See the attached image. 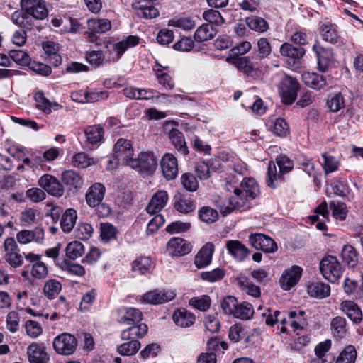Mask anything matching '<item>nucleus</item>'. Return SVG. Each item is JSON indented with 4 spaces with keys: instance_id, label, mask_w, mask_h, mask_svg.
<instances>
[{
    "instance_id": "nucleus-56",
    "label": "nucleus",
    "mask_w": 363,
    "mask_h": 363,
    "mask_svg": "<svg viewBox=\"0 0 363 363\" xmlns=\"http://www.w3.org/2000/svg\"><path fill=\"white\" fill-rule=\"evenodd\" d=\"M180 180L183 187L189 191H196L199 188L198 181L191 173L183 174Z\"/></svg>"
},
{
    "instance_id": "nucleus-22",
    "label": "nucleus",
    "mask_w": 363,
    "mask_h": 363,
    "mask_svg": "<svg viewBox=\"0 0 363 363\" xmlns=\"http://www.w3.org/2000/svg\"><path fill=\"white\" fill-rule=\"evenodd\" d=\"M340 310L353 323H359L362 320V313L358 305L352 301H343L340 304Z\"/></svg>"
},
{
    "instance_id": "nucleus-23",
    "label": "nucleus",
    "mask_w": 363,
    "mask_h": 363,
    "mask_svg": "<svg viewBox=\"0 0 363 363\" xmlns=\"http://www.w3.org/2000/svg\"><path fill=\"white\" fill-rule=\"evenodd\" d=\"M235 67L247 75H252L259 69L257 62H252L248 56L238 57L233 59Z\"/></svg>"
},
{
    "instance_id": "nucleus-49",
    "label": "nucleus",
    "mask_w": 363,
    "mask_h": 363,
    "mask_svg": "<svg viewBox=\"0 0 363 363\" xmlns=\"http://www.w3.org/2000/svg\"><path fill=\"white\" fill-rule=\"evenodd\" d=\"M246 23L251 29L257 32H264L269 28L267 22L262 18L252 16L246 18Z\"/></svg>"
},
{
    "instance_id": "nucleus-9",
    "label": "nucleus",
    "mask_w": 363,
    "mask_h": 363,
    "mask_svg": "<svg viewBox=\"0 0 363 363\" xmlns=\"http://www.w3.org/2000/svg\"><path fill=\"white\" fill-rule=\"evenodd\" d=\"M133 147L130 140L119 138L113 147V155L118 163L126 164L129 166L133 160Z\"/></svg>"
},
{
    "instance_id": "nucleus-14",
    "label": "nucleus",
    "mask_w": 363,
    "mask_h": 363,
    "mask_svg": "<svg viewBox=\"0 0 363 363\" xmlns=\"http://www.w3.org/2000/svg\"><path fill=\"white\" fill-rule=\"evenodd\" d=\"M88 30L86 32L91 41L96 39L97 35L106 33L111 28V21L106 18H92L87 21Z\"/></svg>"
},
{
    "instance_id": "nucleus-26",
    "label": "nucleus",
    "mask_w": 363,
    "mask_h": 363,
    "mask_svg": "<svg viewBox=\"0 0 363 363\" xmlns=\"http://www.w3.org/2000/svg\"><path fill=\"white\" fill-rule=\"evenodd\" d=\"M304 84L313 89L320 90L327 84V79L323 75L314 72H305L302 74Z\"/></svg>"
},
{
    "instance_id": "nucleus-33",
    "label": "nucleus",
    "mask_w": 363,
    "mask_h": 363,
    "mask_svg": "<svg viewBox=\"0 0 363 363\" xmlns=\"http://www.w3.org/2000/svg\"><path fill=\"white\" fill-rule=\"evenodd\" d=\"M320 31L323 40L332 44L338 42L339 37L335 25L330 23H322L320 26Z\"/></svg>"
},
{
    "instance_id": "nucleus-27",
    "label": "nucleus",
    "mask_w": 363,
    "mask_h": 363,
    "mask_svg": "<svg viewBox=\"0 0 363 363\" xmlns=\"http://www.w3.org/2000/svg\"><path fill=\"white\" fill-rule=\"evenodd\" d=\"M175 324L182 328L191 326L196 320L195 315L184 308H180L176 311L172 316Z\"/></svg>"
},
{
    "instance_id": "nucleus-53",
    "label": "nucleus",
    "mask_w": 363,
    "mask_h": 363,
    "mask_svg": "<svg viewBox=\"0 0 363 363\" xmlns=\"http://www.w3.org/2000/svg\"><path fill=\"white\" fill-rule=\"evenodd\" d=\"M136 15L140 18L152 19L159 16L158 9L152 5L140 6L135 10Z\"/></svg>"
},
{
    "instance_id": "nucleus-43",
    "label": "nucleus",
    "mask_w": 363,
    "mask_h": 363,
    "mask_svg": "<svg viewBox=\"0 0 363 363\" xmlns=\"http://www.w3.org/2000/svg\"><path fill=\"white\" fill-rule=\"evenodd\" d=\"M61 179L64 184L72 186L75 188H77L82 184V177L79 174L73 170H67L63 172Z\"/></svg>"
},
{
    "instance_id": "nucleus-60",
    "label": "nucleus",
    "mask_w": 363,
    "mask_h": 363,
    "mask_svg": "<svg viewBox=\"0 0 363 363\" xmlns=\"http://www.w3.org/2000/svg\"><path fill=\"white\" fill-rule=\"evenodd\" d=\"M238 301L237 298L233 296L225 297L221 301V308L223 313L226 315H233L236 307H238Z\"/></svg>"
},
{
    "instance_id": "nucleus-6",
    "label": "nucleus",
    "mask_w": 363,
    "mask_h": 363,
    "mask_svg": "<svg viewBox=\"0 0 363 363\" xmlns=\"http://www.w3.org/2000/svg\"><path fill=\"white\" fill-rule=\"evenodd\" d=\"M320 270L323 276L332 283L337 281L342 273L341 264L334 256L323 258L320 262Z\"/></svg>"
},
{
    "instance_id": "nucleus-48",
    "label": "nucleus",
    "mask_w": 363,
    "mask_h": 363,
    "mask_svg": "<svg viewBox=\"0 0 363 363\" xmlns=\"http://www.w3.org/2000/svg\"><path fill=\"white\" fill-rule=\"evenodd\" d=\"M9 55V57L16 64L21 66L30 65L31 58L26 51L23 50H11Z\"/></svg>"
},
{
    "instance_id": "nucleus-32",
    "label": "nucleus",
    "mask_w": 363,
    "mask_h": 363,
    "mask_svg": "<svg viewBox=\"0 0 363 363\" xmlns=\"http://www.w3.org/2000/svg\"><path fill=\"white\" fill-rule=\"evenodd\" d=\"M307 291L311 297L324 298L330 294V286L323 282H313L308 286Z\"/></svg>"
},
{
    "instance_id": "nucleus-54",
    "label": "nucleus",
    "mask_w": 363,
    "mask_h": 363,
    "mask_svg": "<svg viewBox=\"0 0 363 363\" xmlns=\"http://www.w3.org/2000/svg\"><path fill=\"white\" fill-rule=\"evenodd\" d=\"M322 157L324 159L322 166L326 175L338 169L340 162L335 157L329 155L326 152L323 153Z\"/></svg>"
},
{
    "instance_id": "nucleus-31",
    "label": "nucleus",
    "mask_w": 363,
    "mask_h": 363,
    "mask_svg": "<svg viewBox=\"0 0 363 363\" xmlns=\"http://www.w3.org/2000/svg\"><path fill=\"white\" fill-rule=\"evenodd\" d=\"M77 219V211L73 208L67 209L62 215L60 227L65 233H70L76 224Z\"/></svg>"
},
{
    "instance_id": "nucleus-28",
    "label": "nucleus",
    "mask_w": 363,
    "mask_h": 363,
    "mask_svg": "<svg viewBox=\"0 0 363 363\" xmlns=\"http://www.w3.org/2000/svg\"><path fill=\"white\" fill-rule=\"evenodd\" d=\"M104 50L101 51L106 61L116 62L118 61L123 55L122 48L119 43H113L108 41L105 44Z\"/></svg>"
},
{
    "instance_id": "nucleus-25",
    "label": "nucleus",
    "mask_w": 363,
    "mask_h": 363,
    "mask_svg": "<svg viewBox=\"0 0 363 363\" xmlns=\"http://www.w3.org/2000/svg\"><path fill=\"white\" fill-rule=\"evenodd\" d=\"M133 326L123 330L121 333V338L123 340H137L143 337L147 332V326L145 323L133 324Z\"/></svg>"
},
{
    "instance_id": "nucleus-47",
    "label": "nucleus",
    "mask_w": 363,
    "mask_h": 363,
    "mask_svg": "<svg viewBox=\"0 0 363 363\" xmlns=\"http://www.w3.org/2000/svg\"><path fill=\"white\" fill-rule=\"evenodd\" d=\"M66 256L71 259H76L84 253V247L82 242L74 241L69 243L65 249Z\"/></svg>"
},
{
    "instance_id": "nucleus-30",
    "label": "nucleus",
    "mask_w": 363,
    "mask_h": 363,
    "mask_svg": "<svg viewBox=\"0 0 363 363\" xmlns=\"http://www.w3.org/2000/svg\"><path fill=\"white\" fill-rule=\"evenodd\" d=\"M169 138L178 152L183 155L189 154L188 147L182 132L176 128H172L169 133Z\"/></svg>"
},
{
    "instance_id": "nucleus-52",
    "label": "nucleus",
    "mask_w": 363,
    "mask_h": 363,
    "mask_svg": "<svg viewBox=\"0 0 363 363\" xmlns=\"http://www.w3.org/2000/svg\"><path fill=\"white\" fill-rule=\"evenodd\" d=\"M199 217L203 222L213 223L218 220V213L209 206H203L199 211Z\"/></svg>"
},
{
    "instance_id": "nucleus-55",
    "label": "nucleus",
    "mask_w": 363,
    "mask_h": 363,
    "mask_svg": "<svg viewBox=\"0 0 363 363\" xmlns=\"http://www.w3.org/2000/svg\"><path fill=\"white\" fill-rule=\"evenodd\" d=\"M101 238L103 242L107 243L112 240H114L116 236L117 230L116 228L110 223H101Z\"/></svg>"
},
{
    "instance_id": "nucleus-63",
    "label": "nucleus",
    "mask_w": 363,
    "mask_h": 363,
    "mask_svg": "<svg viewBox=\"0 0 363 363\" xmlns=\"http://www.w3.org/2000/svg\"><path fill=\"white\" fill-rule=\"evenodd\" d=\"M189 305L199 311H206L210 308L211 299L208 296L194 297L189 300Z\"/></svg>"
},
{
    "instance_id": "nucleus-15",
    "label": "nucleus",
    "mask_w": 363,
    "mask_h": 363,
    "mask_svg": "<svg viewBox=\"0 0 363 363\" xmlns=\"http://www.w3.org/2000/svg\"><path fill=\"white\" fill-rule=\"evenodd\" d=\"M161 169L163 176L167 180H172L178 174L177 159L172 154L166 153L161 160Z\"/></svg>"
},
{
    "instance_id": "nucleus-5",
    "label": "nucleus",
    "mask_w": 363,
    "mask_h": 363,
    "mask_svg": "<svg viewBox=\"0 0 363 363\" xmlns=\"http://www.w3.org/2000/svg\"><path fill=\"white\" fill-rule=\"evenodd\" d=\"M299 89V83L296 78L289 75H284L279 84V92L282 102L290 105L294 103Z\"/></svg>"
},
{
    "instance_id": "nucleus-39",
    "label": "nucleus",
    "mask_w": 363,
    "mask_h": 363,
    "mask_svg": "<svg viewBox=\"0 0 363 363\" xmlns=\"http://www.w3.org/2000/svg\"><path fill=\"white\" fill-rule=\"evenodd\" d=\"M253 313L252 306L247 302H242L238 303L233 316L241 320H249L252 317Z\"/></svg>"
},
{
    "instance_id": "nucleus-2",
    "label": "nucleus",
    "mask_w": 363,
    "mask_h": 363,
    "mask_svg": "<svg viewBox=\"0 0 363 363\" xmlns=\"http://www.w3.org/2000/svg\"><path fill=\"white\" fill-rule=\"evenodd\" d=\"M259 193V187L252 178H245L241 184L240 188H235V195L230 199V203L233 208H240L242 207L245 201L249 198L255 199Z\"/></svg>"
},
{
    "instance_id": "nucleus-34",
    "label": "nucleus",
    "mask_w": 363,
    "mask_h": 363,
    "mask_svg": "<svg viewBox=\"0 0 363 363\" xmlns=\"http://www.w3.org/2000/svg\"><path fill=\"white\" fill-rule=\"evenodd\" d=\"M86 142L94 145L100 142L104 135V129L99 125L88 126L84 130Z\"/></svg>"
},
{
    "instance_id": "nucleus-3",
    "label": "nucleus",
    "mask_w": 363,
    "mask_h": 363,
    "mask_svg": "<svg viewBox=\"0 0 363 363\" xmlns=\"http://www.w3.org/2000/svg\"><path fill=\"white\" fill-rule=\"evenodd\" d=\"M21 6L27 16L32 17L33 28L38 21L44 20L48 16L47 4L44 0H21Z\"/></svg>"
},
{
    "instance_id": "nucleus-4",
    "label": "nucleus",
    "mask_w": 363,
    "mask_h": 363,
    "mask_svg": "<svg viewBox=\"0 0 363 363\" xmlns=\"http://www.w3.org/2000/svg\"><path fill=\"white\" fill-rule=\"evenodd\" d=\"M129 166L143 177H147L156 169V158L152 152H142L137 158L130 160Z\"/></svg>"
},
{
    "instance_id": "nucleus-1",
    "label": "nucleus",
    "mask_w": 363,
    "mask_h": 363,
    "mask_svg": "<svg viewBox=\"0 0 363 363\" xmlns=\"http://www.w3.org/2000/svg\"><path fill=\"white\" fill-rule=\"evenodd\" d=\"M106 192L105 186L101 183H94L86 191L85 200L86 204L95 209L99 217H108L111 213V207L103 203Z\"/></svg>"
},
{
    "instance_id": "nucleus-19",
    "label": "nucleus",
    "mask_w": 363,
    "mask_h": 363,
    "mask_svg": "<svg viewBox=\"0 0 363 363\" xmlns=\"http://www.w3.org/2000/svg\"><path fill=\"white\" fill-rule=\"evenodd\" d=\"M167 250L171 256H182L189 253L191 247L184 239L172 238L167 242Z\"/></svg>"
},
{
    "instance_id": "nucleus-50",
    "label": "nucleus",
    "mask_w": 363,
    "mask_h": 363,
    "mask_svg": "<svg viewBox=\"0 0 363 363\" xmlns=\"http://www.w3.org/2000/svg\"><path fill=\"white\" fill-rule=\"evenodd\" d=\"M73 166L79 168H86L94 164V160L85 152H79L72 157Z\"/></svg>"
},
{
    "instance_id": "nucleus-36",
    "label": "nucleus",
    "mask_w": 363,
    "mask_h": 363,
    "mask_svg": "<svg viewBox=\"0 0 363 363\" xmlns=\"http://www.w3.org/2000/svg\"><path fill=\"white\" fill-rule=\"evenodd\" d=\"M280 52L283 56L289 57L291 59H301L305 55L303 48L294 47L289 43H284L280 48Z\"/></svg>"
},
{
    "instance_id": "nucleus-12",
    "label": "nucleus",
    "mask_w": 363,
    "mask_h": 363,
    "mask_svg": "<svg viewBox=\"0 0 363 363\" xmlns=\"http://www.w3.org/2000/svg\"><path fill=\"white\" fill-rule=\"evenodd\" d=\"M39 186L49 194L60 197L64 194V188L60 181L50 174H44L38 180Z\"/></svg>"
},
{
    "instance_id": "nucleus-21",
    "label": "nucleus",
    "mask_w": 363,
    "mask_h": 363,
    "mask_svg": "<svg viewBox=\"0 0 363 363\" xmlns=\"http://www.w3.org/2000/svg\"><path fill=\"white\" fill-rule=\"evenodd\" d=\"M214 252V245L211 242H207L198 252L194 258V264L199 269L208 266L212 259V255Z\"/></svg>"
},
{
    "instance_id": "nucleus-40",
    "label": "nucleus",
    "mask_w": 363,
    "mask_h": 363,
    "mask_svg": "<svg viewBox=\"0 0 363 363\" xmlns=\"http://www.w3.org/2000/svg\"><path fill=\"white\" fill-rule=\"evenodd\" d=\"M215 35V32L211 26L203 24L194 33V38L197 42H204L212 39Z\"/></svg>"
},
{
    "instance_id": "nucleus-38",
    "label": "nucleus",
    "mask_w": 363,
    "mask_h": 363,
    "mask_svg": "<svg viewBox=\"0 0 363 363\" xmlns=\"http://www.w3.org/2000/svg\"><path fill=\"white\" fill-rule=\"evenodd\" d=\"M26 269L27 272H30L33 278L37 279H45L48 274L46 264L41 261L35 264L27 265Z\"/></svg>"
},
{
    "instance_id": "nucleus-59",
    "label": "nucleus",
    "mask_w": 363,
    "mask_h": 363,
    "mask_svg": "<svg viewBox=\"0 0 363 363\" xmlns=\"http://www.w3.org/2000/svg\"><path fill=\"white\" fill-rule=\"evenodd\" d=\"M26 334L31 338H37L43 333V328L40 324L33 320H28L25 323Z\"/></svg>"
},
{
    "instance_id": "nucleus-44",
    "label": "nucleus",
    "mask_w": 363,
    "mask_h": 363,
    "mask_svg": "<svg viewBox=\"0 0 363 363\" xmlns=\"http://www.w3.org/2000/svg\"><path fill=\"white\" fill-rule=\"evenodd\" d=\"M140 347L138 340H128V342L120 345L118 347V352L123 356H132L135 354Z\"/></svg>"
},
{
    "instance_id": "nucleus-42",
    "label": "nucleus",
    "mask_w": 363,
    "mask_h": 363,
    "mask_svg": "<svg viewBox=\"0 0 363 363\" xmlns=\"http://www.w3.org/2000/svg\"><path fill=\"white\" fill-rule=\"evenodd\" d=\"M343 261L351 267H354L358 262V257L356 250L350 245H345L342 250Z\"/></svg>"
},
{
    "instance_id": "nucleus-8",
    "label": "nucleus",
    "mask_w": 363,
    "mask_h": 363,
    "mask_svg": "<svg viewBox=\"0 0 363 363\" xmlns=\"http://www.w3.org/2000/svg\"><path fill=\"white\" fill-rule=\"evenodd\" d=\"M175 296L174 291L157 289L144 294L140 296V301L144 303L158 305L173 300Z\"/></svg>"
},
{
    "instance_id": "nucleus-11",
    "label": "nucleus",
    "mask_w": 363,
    "mask_h": 363,
    "mask_svg": "<svg viewBox=\"0 0 363 363\" xmlns=\"http://www.w3.org/2000/svg\"><path fill=\"white\" fill-rule=\"evenodd\" d=\"M45 239V231L42 227H36L33 230H22L16 233V240L21 245L30 242L42 244Z\"/></svg>"
},
{
    "instance_id": "nucleus-41",
    "label": "nucleus",
    "mask_w": 363,
    "mask_h": 363,
    "mask_svg": "<svg viewBox=\"0 0 363 363\" xmlns=\"http://www.w3.org/2000/svg\"><path fill=\"white\" fill-rule=\"evenodd\" d=\"M357 351L353 345L346 346L337 357L335 363H354L357 358Z\"/></svg>"
},
{
    "instance_id": "nucleus-13",
    "label": "nucleus",
    "mask_w": 363,
    "mask_h": 363,
    "mask_svg": "<svg viewBox=\"0 0 363 363\" xmlns=\"http://www.w3.org/2000/svg\"><path fill=\"white\" fill-rule=\"evenodd\" d=\"M302 272L303 269L298 265H293L285 270L279 279L281 289L286 291L290 290L298 282Z\"/></svg>"
},
{
    "instance_id": "nucleus-16",
    "label": "nucleus",
    "mask_w": 363,
    "mask_h": 363,
    "mask_svg": "<svg viewBox=\"0 0 363 363\" xmlns=\"http://www.w3.org/2000/svg\"><path fill=\"white\" fill-rule=\"evenodd\" d=\"M142 318L141 311L135 308H121L117 311V320L120 323L136 324L139 323Z\"/></svg>"
},
{
    "instance_id": "nucleus-58",
    "label": "nucleus",
    "mask_w": 363,
    "mask_h": 363,
    "mask_svg": "<svg viewBox=\"0 0 363 363\" xmlns=\"http://www.w3.org/2000/svg\"><path fill=\"white\" fill-rule=\"evenodd\" d=\"M203 18L211 24L220 26L224 23L225 20L218 11L209 9L203 13Z\"/></svg>"
},
{
    "instance_id": "nucleus-57",
    "label": "nucleus",
    "mask_w": 363,
    "mask_h": 363,
    "mask_svg": "<svg viewBox=\"0 0 363 363\" xmlns=\"http://www.w3.org/2000/svg\"><path fill=\"white\" fill-rule=\"evenodd\" d=\"M94 229L86 223H79L74 230L75 237L81 240H88L92 235Z\"/></svg>"
},
{
    "instance_id": "nucleus-24",
    "label": "nucleus",
    "mask_w": 363,
    "mask_h": 363,
    "mask_svg": "<svg viewBox=\"0 0 363 363\" xmlns=\"http://www.w3.org/2000/svg\"><path fill=\"white\" fill-rule=\"evenodd\" d=\"M168 201V194L165 191H159L154 194L146 210L150 214H156L166 206Z\"/></svg>"
},
{
    "instance_id": "nucleus-10",
    "label": "nucleus",
    "mask_w": 363,
    "mask_h": 363,
    "mask_svg": "<svg viewBox=\"0 0 363 363\" xmlns=\"http://www.w3.org/2000/svg\"><path fill=\"white\" fill-rule=\"evenodd\" d=\"M249 242L256 250H260L267 253H274L277 250V245L274 240L262 233L251 234L249 236Z\"/></svg>"
},
{
    "instance_id": "nucleus-29",
    "label": "nucleus",
    "mask_w": 363,
    "mask_h": 363,
    "mask_svg": "<svg viewBox=\"0 0 363 363\" xmlns=\"http://www.w3.org/2000/svg\"><path fill=\"white\" fill-rule=\"evenodd\" d=\"M36 107L45 114H50L52 111H57L62 108V106L57 102H51L46 99L43 92H38L34 96Z\"/></svg>"
},
{
    "instance_id": "nucleus-17",
    "label": "nucleus",
    "mask_w": 363,
    "mask_h": 363,
    "mask_svg": "<svg viewBox=\"0 0 363 363\" xmlns=\"http://www.w3.org/2000/svg\"><path fill=\"white\" fill-rule=\"evenodd\" d=\"M27 354L30 363H48L50 360L46 348L37 342H33L28 347Z\"/></svg>"
},
{
    "instance_id": "nucleus-37",
    "label": "nucleus",
    "mask_w": 363,
    "mask_h": 363,
    "mask_svg": "<svg viewBox=\"0 0 363 363\" xmlns=\"http://www.w3.org/2000/svg\"><path fill=\"white\" fill-rule=\"evenodd\" d=\"M62 290L61 283L54 279L48 280L43 286V294L48 299L55 298Z\"/></svg>"
},
{
    "instance_id": "nucleus-18",
    "label": "nucleus",
    "mask_w": 363,
    "mask_h": 363,
    "mask_svg": "<svg viewBox=\"0 0 363 363\" xmlns=\"http://www.w3.org/2000/svg\"><path fill=\"white\" fill-rule=\"evenodd\" d=\"M313 50L315 51L318 57V69L322 72H325L333 61L334 57L332 49L314 45Z\"/></svg>"
},
{
    "instance_id": "nucleus-35",
    "label": "nucleus",
    "mask_w": 363,
    "mask_h": 363,
    "mask_svg": "<svg viewBox=\"0 0 363 363\" xmlns=\"http://www.w3.org/2000/svg\"><path fill=\"white\" fill-rule=\"evenodd\" d=\"M40 212L33 208H26L21 213L20 220L25 226L32 225L38 223Z\"/></svg>"
},
{
    "instance_id": "nucleus-62",
    "label": "nucleus",
    "mask_w": 363,
    "mask_h": 363,
    "mask_svg": "<svg viewBox=\"0 0 363 363\" xmlns=\"http://www.w3.org/2000/svg\"><path fill=\"white\" fill-rule=\"evenodd\" d=\"M333 217L340 220H344L346 218L347 210L345 203L333 201L330 204Z\"/></svg>"
},
{
    "instance_id": "nucleus-20",
    "label": "nucleus",
    "mask_w": 363,
    "mask_h": 363,
    "mask_svg": "<svg viewBox=\"0 0 363 363\" xmlns=\"http://www.w3.org/2000/svg\"><path fill=\"white\" fill-rule=\"evenodd\" d=\"M226 248L230 255L238 261L245 260L250 255V250L240 241L230 240L226 242Z\"/></svg>"
},
{
    "instance_id": "nucleus-51",
    "label": "nucleus",
    "mask_w": 363,
    "mask_h": 363,
    "mask_svg": "<svg viewBox=\"0 0 363 363\" xmlns=\"http://www.w3.org/2000/svg\"><path fill=\"white\" fill-rule=\"evenodd\" d=\"M331 330L335 336L342 337L347 331L346 320L340 316L334 318L331 322Z\"/></svg>"
},
{
    "instance_id": "nucleus-61",
    "label": "nucleus",
    "mask_w": 363,
    "mask_h": 363,
    "mask_svg": "<svg viewBox=\"0 0 363 363\" xmlns=\"http://www.w3.org/2000/svg\"><path fill=\"white\" fill-rule=\"evenodd\" d=\"M273 133L280 137H284L289 133V127L284 118H276L272 125Z\"/></svg>"
},
{
    "instance_id": "nucleus-46",
    "label": "nucleus",
    "mask_w": 363,
    "mask_h": 363,
    "mask_svg": "<svg viewBox=\"0 0 363 363\" xmlns=\"http://www.w3.org/2000/svg\"><path fill=\"white\" fill-rule=\"evenodd\" d=\"M31 18L32 17L27 16L23 11V13L19 11H15L11 18L12 22L16 25L29 30L33 28Z\"/></svg>"
},
{
    "instance_id": "nucleus-45",
    "label": "nucleus",
    "mask_w": 363,
    "mask_h": 363,
    "mask_svg": "<svg viewBox=\"0 0 363 363\" xmlns=\"http://www.w3.org/2000/svg\"><path fill=\"white\" fill-rule=\"evenodd\" d=\"M153 266V262L150 257H140L135 260L132 264L133 272H138L140 274H144L149 272Z\"/></svg>"
},
{
    "instance_id": "nucleus-64",
    "label": "nucleus",
    "mask_w": 363,
    "mask_h": 363,
    "mask_svg": "<svg viewBox=\"0 0 363 363\" xmlns=\"http://www.w3.org/2000/svg\"><path fill=\"white\" fill-rule=\"evenodd\" d=\"M327 106L332 112H337L345 107V100L341 94L333 95L328 101Z\"/></svg>"
},
{
    "instance_id": "nucleus-7",
    "label": "nucleus",
    "mask_w": 363,
    "mask_h": 363,
    "mask_svg": "<svg viewBox=\"0 0 363 363\" xmlns=\"http://www.w3.org/2000/svg\"><path fill=\"white\" fill-rule=\"evenodd\" d=\"M52 346L57 354L67 356L75 352L77 340L73 335L63 333L54 338Z\"/></svg>"
}]
</instances>
